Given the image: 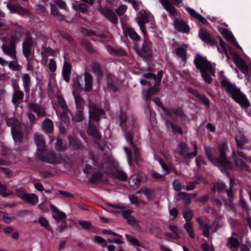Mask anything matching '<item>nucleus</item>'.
<instances>
[{"mask_svg":"<svg viewBox=\"0 0 251 251\" xmlns=\"http://www.w3.org/2000/svg\"><path fill=\"white\" fill-rule=\"evenodd\" d=\"M217 150L219 155L214 156L212 148L206 145L204 146V153L208 160L214 166L220 168L222 171L231 169L232 163L227 157V152L229 151L227 144L226 142L220 143L217 146Z\"/></svg>","mask_w":251,"mask_h":251,"instance_id":"f257e3e1","label":"nucleus"},{"mask_svg":"<svg viewBox=\"0 0 251 251\" xmlns=\"http://www.w3.org/2000/svg\"><path fill=\"white\" fill-rule=\"evenodd\" d=\"M196 68L200 71L201 76L205 83L211 84L213 79L211 75H215V71L211 62L200 54H196L194 60Z\"/></svg>","mask_w":251,"mask_h":251,"instance_id":"f03ea898","label":"nucleus"},{"mask_svg":"<svg viewBox=\"0 0 251 251\" xmlns=\"http://www.w3.org/2000/svg\"><path fill=\"white\" fill-rule=\"evenodd\" d=\"M220 82L228 96L241 107L247 108L251 105L247 97L241 91L240 88L236 87L235 84L226 80H222Z\"/></svg>","mask_w":251,"mask_h":251,"instance_id":"7ed1b4c3","label":"nucleus"},{"mask_svg":"<svg viewBox=\"0 0 251 251\" xmlns=\"http://www.w3.org/2000/svg\"><path fill=\"white\" fill-rule=\"evenodd\" d=\"M120 126L125 132V137L127 142L131 144L133 149L134 150V161L136 163L140 159L141 156L139 152V149L137 147V145L133 142V131L130 130L126 126V115L124 113H121L120 117Z\"/></svg>","mask_w":251,"mask_h":251,"instance_id":"20e7f679","label":"nucleus"},{"mask_svg":"<svg viewBox=\"0 0 251 251\" xmlns=\"http://www.w3.org/2000/svg\"><path fill=\"white\" fill-rule=\"evenodd\" d=\"M152 43L148 37L145 36L141 48H135V50L140 57L144 60H151L152 58L151 46Z\"/></svg>","mask_w":251,"mask_h":251,"instance_id":"39448f33","label":"nucleus"},{"mask_svg":"<svg viewBox=\"0 0 251 251\" xmlns=\"http://www.w3.org/2000/svg\"><path fill=\"white\" fill-rule=\"evenodd\" d=\"M37 156L40 160L52 164L60 163L63 160L62 158L59 155H57L53 152L47 153L46 150L41 153L38 154Z\"/></svg>","mask_w":251,"mask_h":251,"instance_id":"423d86ee","label":"nucleus"},{"mask_svg":"<svg viewBox=\"0 0 251 251\" xmlns=\"http://www.w3.org/2000/svg\"><path fill=\"white\" fill-rule=\"evenodd\" d=\"M33 45L34 40L32 37L28 33H26L22 43V51L27 60L31 53Z\"/></svg>","mask_w":251,"mask_h":251,"instance_id":"0eeeda50","label":"nucleus"},{"mask_svg":"<svg viewBox=\"0 0 251 251\" xmlns=\"http://www.w3.org/2000/svg\"><path fill=\"white\" fill-rule=\"evenodd\" d=\"M162 110L169 117H172L173 115L179 118L182 121L187 120L188 117L184 112L183 109L181 107H178L177 108H168L164 106H162Z\"/></svg>","mask_w":251,"mask_h":251,"instance_id":"6e6552de","label":"nucleus"},{"mask_svg":"<svg viewBox=\"0 0 251 251\" xmlns=\"http://www.w3.org/2000/svg\"><path fill=\"white\" fill-rule=\"evenodd\" d=\"M11 32L12 34L9 39L11 40L12 43L14 42L16 44H17L21 41L24 34L23 27L17 23L14 24L12 25Z\"/></svg>","mask_w":251,"mask_h":251,"instance_id":"1a4fd4ad","label":"nucleus"},{"mask_svg":"<svg viewBox=\"0 0 251 251\" xmlns=\"http://www.w3.org/2000/svg\"><path fill=\"white\" fill-rule=\"evenodd\" d=\"M99 10L100 14L112 24L117 25L118 23V18L116 13L110 8L107 6H100Z\"/></svg>","mask_w":251,"mask_h":251,"instance_id":"9d476101","label":"nucleus"},{"mask_svg":"<svg viewBox=\"0 0 251 251\" xmlns=\"http://www.w3.org/2000/svg\"><path fill=\"white\" fill-rule=\"evenodd\" d=\"M164 72L162 70L159 71L156 75L155 84L152 87L149 88L147 92V99H151L152 96L156 94L159 91V85L160 84Z\"/></svg>","mask_w":251,"mask_h":251,"instance_id":"9b49d317","label":"nucleus"},{"mask_svg":"<svg viewBox=\"0 0 251 251\" xmlns=\"http://www.w3.org/2000/svg\"><path fill=\"white\" fill-rule=\"evenodd\" d=\"M89 118L91 120L99 121L100 115L105 114V111L98 107L95 103H90L89 104Z\"/></svg>","mask_w":251,"mask_h":251,"instance_id":"f8f14e48","label":"nucleus"},{"mask_svg":"<svg viewBox=\"0 0 251 251\" xmlns=\"http://www.w3.org/2000/svg\"><path fill=\"white\" fill-rule=\"evenodd\" d=\"M199 36L203 42L210 46L218 45L217 41L214 39L211 36L210 33L205 29L201 28L199 31Z\"/></svg>","mask_w":251,"mask_h":251,"instance_id":"ddd939ff","label":"nucleus"},{"mask_svg":"<svg viewBox=\"0 0 251 251\" xmlns=\"http://www.w3.org/2000/svg\"><path fill=\"white\" fill-rule=\"evenodd\" d=\"M9 40V45L8 46L5 43H3L1 46V49L4 54L10 56L13 59L16 58V44L12 43L11 40Z\"/></svg>","mask_w":251,"mask_h":251,"instance_id":"4468645a","label":"nucleus"},{"mask_svg":"<svg viewBox=\"0 0 251 251\" xmlns=\"http://www.w3.org/2000/svg\"><path fill=\"white\" fill-rule=\"evenodd\" d=\"M174 27L179 32L183 33H189L190 28L189 25L183 20L176 19L174 21Z\"/></svg>","mask_w":251,"mask_h":251,"instance_id":"2eb2a0df","label":"nucleus"},{"mask_svg":"<svg viewBox=\"0 0 251 251\" xmlns=\"http://www.w3.org/2000/svg\"><path fill=\"white\" fill-rule=\"evenodd\" d=\"M188 91L191 94H193L206 107H209L210 106V100L206 97L204 95L201 94L199 91L194 88L189 87L188 88Z\"/></svg>","mask_w":251,"mask_h":251,"instance_id":"dca6fc26","label":"nucleus"},{"mask_svg":"<svg viewBox=\"0 0 251 251\" xmlns=\"http://www.w3.org/2000/svg\"><path fill=\"white\" fill-rule=\"evenodd\" d=\"M91 68L98 78L100 79L104 76V68L100 63L98 62L93 63Z\"/></svg>","mask_w":251,"mask_h":251,"instance_id":"f3484780","label":"nucleus"},{"mask_svg":"<svg viewBox=\"0 0 251 251\" xmlns=\"http://www.w3.org/2000/svg\"><path fill=\"white\" fill-rule=\"evenodd\" d=\"M50 208L52 211V216L55 220L58 222L62 220L65 221L66 215L64 212L59 211L58 208L52 204L50 205Z\"/></svg>","mask_w":251,"mask_h":251,"instance_id":"a211bd4d","label":"nucleus"},{"mask_svg":"<svg viewBox=\"0 0 251 251\" xmlns=\"http://www.w3.org/2000/svg\"><path fill=\"white\" fill-rule=\"evenodd\" d=\"M34 141L37 148V155H38V154L41 153L46 150L45 142L42 135L36 134L34 135Z\"/></svg>","mask_w":251,"mask_h":251,"instance_id":"6ab92c4d","label":"nucleus"},{"mask_svg":"<svg viewBox=\"0 0 251 251\" xmlns=\"http://www.w3.org/2000/svg\"><path fill=\"white\" fill-rule=\"evenodd\" d=\"M164 8L169 12V15L176 16L177 11L176 7L169 0H159Z\"/></svg>","mask_w":251,"mask_h":251,"instance_id":"aec40b11","label":"nucleus"},{"mask_svg":"<svg viewBox=\"0 0 251 251\" xmlns=\"http://www.w3.org/2000/svg\"><path fill=\"white\" fill-rule=\"evenodd\" d=\"M234 235H235V233L233 232L232 236L228 237L226 240V246L230 250H233V249L237 250L240 245L239 239L234 237L233 236Z\"/></svg>","mask_w":251,"mask_h":251,"instance_id":"412c9836","label":"nucleus"},{"mask_svg":"<svg viewBox=\"0 0 251 251\" xmlns=\"http://www.w3.org/2000/svg\"><path fill=\"white\" fill-rule=\"evenodd\" d=\"M21 197L23 201L32 205H36L39 201L38 197L33 193H25Z\"/></svg>","mask_w":251,"mask_h":251,"instance_id":"4be33fe9","label":"nucleus"},{"mask_svg":"<svg viewBox=\"0 0 251 251\" xmlns=\"http://www.w3.org/2000/svg\"><path fill=\"white\" fill-rule=\"evenodd\" d=\"M145 78L149 79V80L141 79L140 82L141 84L147 85L149 88L152 87L155 84L156 75L151 73H147L143 74Z\"/></svg>","mask_w":251,"mask_h":251,"instance_id":"5701e85b","label":"nucleus"},{"mask_svg":"<svg viewBox=\"0 0 251 251\" xmlns=\"http://www.w3.org/2000/svg\"><path fill=\"white\" fill-rule=\"evenodd\" d=\"M71 70L72 66L70 63L67 61H65L62 68V74L64 80L67 82L70 81Z\"/></svg>","mask_w":251,"mask_h":251,"instance_id":"b1692460","label":"nucleus"},{"mask_svg":"<svg viewBox=\"0 0 251 251\" xmlns=\"http://www.w3.org/2000/svg\"><path fill=\"white\" fill-rule=\"evenodd\" d=\"M22 127L11 131L15 144L20 145L23 142L24 134L22 132Z\"/></svg>","mask_w":251,"mask_h":251,"instance_id":"393cba45","label":"nucleus"},{"mask_svg":"<svg viewBox=\"0 0 251 251\" xmlns=\"http://www.w3.org/2000/svg\"><path fill=\"white\" fill-rule=\"evenodd\" d=\"M84 90L85 92H90L93 88V78L92 75L89 73H84Z\"/></svg>","mask_w":251,"mask_h":251,"instance_id":"a878e982","label":"nucleus"},{"mask_svg":"<svg viewBox=\"0 0 251 251\" xmlns=\"http://www.w3.org/2000/svg\"><path fill=\"white\" fill-rule=\"evenodd\" d=\"M29 108L32 111L35 112L38 117H44L47 115L45 109L35 103H30Z\"/></svg>","mask_w":251,"mask_h":251,"instance_id":"bb28decb","label":"nucleus"},{"mask_svg":"<svg viewBox=\"0 0 251 251\" xmlns=\"http://www.w3.org/2000/svg\"><path fill=\"white\" fill-rule=\"evenodd\" d=\"M68 138L69 142V146L75 151H77L81 148L82 145L80 141L76 137L72 135H69Z\"/></svg>","mask_w":251,"mask_h":251,"instance_id":"cd10ccee","label":"nucleus"},{"mask_svg":"<svg viewBox=\"0 0 251 251\" xmlns=\"http://www.w3.org/2000/svg\"><path fill=\"white\" fill-rule=\"evenodd\" d=\"M125 34L135 42H138L141 39L140 36L132 27H127L125 30Z\"/></svg>","mask_w":251,"mask_h":251,"instance_id":"c85d7f7f","label":"nucleus"},{"mask_svg":"<svg viewBox=\"0 0 251 251\" xmlns=\"http://www.w3.org/2000/svg\"><path fill=\"white\" fill-rule=\"evenodd\" d=\"M178 153L185 158H189L190 148L187 145L186 143L181 142L178 145Z\"/></svg>","mask_w":251,"mask_h":251,"instance_id":"c756f323","label":"nucleus"},{"mask_svg":"<svg viewBox=\"0 0 251 251\" xmlns=\"http://www.w3.org/2000/svg\"><path fill=\"white\" fill-rule=\"evenodd\" d=\"M6 125L8 126L11 127V131L22 127L19 121L14 118L7 119Z\"/></svg>","mask_w":251,"mask_h":251,"instance_id":"7c9ffc66","label":"nucleus"},{"mask_svg":"<svg viewBox=\"0 0 251 251\" xmlns=\"http://www.w3.org/2000/svg\"><path fill=\"white\" fill-rule=\"evenodd\" d=\"M103 174L100 171H97L92 174L91 177L89 179V183L91 184H96L101 182Z\"/></svg>","mask_w":251,"mask_h":251,"instance_id":"2f4dec72","label":"nucleus"},{"mask_svg":"<svg viewBox=\"0 0 251 251\" xmlns=\"http://www.w3.org/2000/svg\"><path fill=\"white\" fill-rule=\"evenodd\" d=\"M107 85L108 88L113 92L115 93L119 91L118 83L110 76L107 75L106 76Z\"/></svg>","mask_w":251,"mask_h":251,"instance_id":"473e14b6","label":"nucleus"},{"mask_svg":"<svg viewBox=\"0 0 251 251\" xmlns=\"http://www.w3.org/2000/svg\"><path fill=\"white\" fill-rule=\"evenodd\" d=\"M42 127L46 132L51 133L53 130V123L50 119L46 118L43 122Z\"/></svg>","mask_w":251,"mask_h":251,"instance_id":"72a5a7b5","label":"nucleus"},{"mask_svg":"<svg viewBox=\"0 0 251 251\" xmlns=\"http://www.w3.org/2000/svg\"><path fill=\"white\" fill-rule=\"evenodd\" d=\"M166 126L168 127H170L172 131L174 134L178 133V134L182 135L183 134L182 128L179 126L174 124L173 122L170 120H168L166 122Z\"/></svg>","mask_w":251,"mask_h":251,"instance_id":"f704fd0d","label":"nucleus"},{"mask_svg":"<svg viewBox=\"0 0 251 251\" xmlns=\"http://www.w3.org/2000/svg\"><path fill=\"white\" fill-rule=\"evenodd\" d=\"M178 200H183V203L185 205H188L191 203V199L190 197L189 194L186 192H180L177 194Z\"/></svg>","mask_w":251,"mask_h":251,"instance_id":"c9c22d12","label":"nucleus"},{"mask_svg":"<svg viewBox=\"0 0 251 251\" xmlns=\"http://www.w3.org/2000/svg\"><path fill=\"white\" fill-rule=\"evenodd\" d=\"M176 53L177 56L180 57L182 62L186 63L187 61V53L186 50L182 47H179L176 49Z\"/></svg>","mask_w":251,"mask_h":251,"instance_id":"e433bc0d","label":"nucleus"},{"mask_svg":"<svg viewBox=\"0 0 251 251\" xmlns=\"http://www.w3.org/2000/svg\"><path fill=\"white\" fill-rule=\"evenodd\" d=\"M24 97V94L23 92L20 91V90H17L14 91L12 101L13 103L16 104L19 100H22Z\"/></svg>","mask_w":251,"mask_h":251,"instance_id":"4c0bfd02","label":"nucleus"},{"mask_svg":"<svg viewBox=\"0 0 251 251\" xmlns=\"http://www.w3.org/2000/svg\"><path fill=\"white\" fill-rule=\"evenodd\" d=\"M73 7L75 11L82 13H86L89 8L87 4L85 3H80L78 5L73 4Z\"/></svg>","mask_w":251,"mask_h":251,"instance_id":"58836bf2","label":"nucleus"},{"mask_svg":"<svg viewBox=\"0 0 251 251\" xmlns=\"http://www.w3.org/2000/svg\"><path fill=\"white\" fill-rule=\"evenodd\" d=\"M73 95L74 96V98L75 100V103L76 108L77 110L83 109V103L84 101L82 98L79 96L78 95L75 94V92H73Z\"/></svg>","mask_w":251,"mask_h":251,"instance_id":"ea45409f","label":"nucleus"},{"mask_svg":"<svg viewBox=\"0 0 251 251\" xmlns=\"http://www.w3.org/2000/svg\"><path fill=\"white\" fill-rule=\"evenodd\" d=\"M184 228L188 233L189 236L191 238H194L195 237L192 222H186L184 225Z\"/></svg>","mask_w":251,"mask_h":251,"instance_id":"a19ab883","label":"nucleus"},{"mask_svg":"<svg viewBox=\"0 0 251 251\" xmlns=\"http://www.w3.org/2000/svg\"><path fill=\"white\" fill-rule=\"evenodd\" d=\"M114 175V177L120 180L126 181L127 179V176L126 174L121 170L117 169L116 173Z\"/></svg>","mask_w":251,"mask_h":251,"instance_id":"79ce46f5","label":"nucleus"},{"mask_svg":"<svg viewBox=\"0 0 251 251\" xmlns=\"http://www.w3.org/2000/svg\"><path fill=\"white\" fill-rule=\"evenodd\" d=\"M82 46L91 54H93L96 52V50L92 47L90 42L89 41H83L82 43Z\"/></svg>","mask_w":251,"mask_h":251,"instance_id":"37998d69","label":"nucleus"},{"mask_svg":"<svg viewBox=\"0 0 251 251\" xmlns=\"http://www.w3.org/2000/svg\"><path fill=\"white\" fill-rule=\"evenodd\" d=\"M237 163L234 164L235 166L239 168L242 171H249V167L248 165L241 159L238 158L237 160Z\"/></svg>","mask_w":251,"mask_h":251,"instance_id":"c03bdc74","label":"nucleus"},{"mask_svg":"<svg viewBox=\"0 0 251 251\" xmlns=\"http://www.w3.org/2000/svg\"><path fill=\"white\" fill-rule=\"evenodd\" d=\"M137 194H143L147 197L148 199H151L153 196V192L146 187H143L141 190L136 192Z\"/></svg>","mask_w":251,"mask_h":251,"instance_id":"a18cd8bd","label":"nucleus"},{"mask_svg":"<svg viewBox=\"0 0 251 251\" xmlns=\"http://www.w3.org/2000/svg\"><path fill=\"white\" fill-rule=\"evenodd\" d=\"M22 79L23 81V86L25 91H27L29 89L30 77L28 74H25L23 75Z\"/></svg>","mask_w":251,"mask_h":251,"instance_id":"49530a36","label":"nucleus"},{"mask_svg":"<svg viewBox=\"0 0 251 251\" xmlns=\"http://www.w3.org/2000/svg\"><path fill=\"white\" fill-rule=\"evenodd\" d=\"M230 188L226 190V194L228 197V202L230 203V204H232L234 200V195H233V191L232 189V186H233V182L232 180H230Z\"/></svg>","mask_w":251,"mask_h":251,"instance_id":"de8ad7c7","label":"nucleus"},{"mask_svg":"<svg viewBox=\"0 0 251 251\" xmlns=\"http://www.w3.org/2000/svg\"><path fill=\"white\" fill-rule=\"evenodd\" d=\"M54 146L55 149L59 151H64L66 150V147L61 138L56 139Z\"/></svg>","mask_w":251,"mask_h":251,"instance_id":"09e8293b","label":"nucleus"},{"mask_svg":"<svg viewBox=\"0 0 251 251\" xmlns=\"http://www.w3.org/2000/svg\"><path fill=\"white\" fill-rule=\"evenodd\" d=\"M38 223L41 226L44 227L47 230L50 231H52V229L50 226L48 221L44 217H41L38 219Z\"/></svg>","mask_w":251,"mask_h":251,"instance_id":"8fccbe9b","label":"nucleus"},{"mask_svg":"<svg viewBox=\"0 0 251 251\" xmlns=\"http://www.w3.org/2000/svg\"><path fill=\"white\" fill-rule=\"evenodd\" d=\"M169 229L174 232L173 237L175 239H177L179 238V234L182 233V230L179 229L178 227L175 225H169Z\"/></svg>","mask_w":251,"mask_h":251,"instance_id":"3c124183","label":"nucleus"},{"mask_svg":"<svg viewBox=\"0 0 251 251\" xmlns=\"http://www.w3.org/2000/svg\"><path fill=\"white\" fill-rule=\"evenodd\" d=\"M221 32L224 37L230 42L235 38L232 33L226 28L223 29Z\"/></svg>","mask_w":251,"mask_h":251,"instance_id":"603ef678","label":"nucleus"},{"mask_svg":"<svg viewBox=\"0 0 251 251\" xmlns=\"http://www.w3.org/2000/svg\"><path fill=\"white\" fill-rule=\"evenodd\" d=\"M77 113L75 116L72 115V120L75 122H81L84 119V115L82 109L77 110Z\"/></svg>","mask_w":251,"mask_h":251,"instance_id":"864d4df0","label":"nucleus"},{"mask_svg":"<svg viewBox=\"0 0 251 251\" xmlns=\"http://www.w3.org/2000/svg\"><path fill=\"white\" fill-rule=\"evenodd\" d=\"M57 101L58 104L61 107L63 111L67 109V105L64 98L61 96L58 95L57 96Z\"/></svg>","mask_w":251,"mask_h":251,"instance_id":"5fc2aeb1","label":"nucleus"},{"mask_svg":"<svg viewBox=\"0 0 251 251\" xmlns=\"http://www.w3.org/2000/svg\"><path fill=\"white\" fill-rule=\"evenodd\" d=\"M183 216L186 222H191V220L193 216V213L191 210L188 209L183 211Z\"/></svg>","mask_w":251,"mask_h":251,"instance_id":"6e6d98bb","label":"nucleus"},{"mask_svg":"<svg viewBox=\"0 0 251 251\" xmlns=\"http://www.w3.org/2000/svg\"><path fill=\"white\" fill-rule=\"evenodd\" d=\"M137 23L144 36H147V32L146 31V25L144 19L142 18H140L138 19Z\"/></svg>","mask_w":251,"mask_h":251,"instance_id":"4d7b16f0","label":"nucleus"},{"mask_svg":"<svg viewBox=\"0 0 251 251\" xmlns=\"http://www.w3.org/2000/svg\"><path fill=\"white\" fill-rule=\"evenodd\" d=\"M196 164L197 167H200L201 165H207V163L205 160L204 157L202 155H199L195 159Z\"/></svg>","mask_w":251,"mask_h":251,"instance_id":"13d9d810","label":"nucleus"},{"mask_svg":"<svg viewBox=\"0 0 251 251\" xmlns=\"http://www.w3.org/2000/svg\"><path fill=\"white\" fill-rule=\"evenodd\" d=\"M0 214H3V221L5 223L9 224L11 222L12 220L15 219L14 216L12 217L9 216L7 212L0 211Z\"/></svg>","mask_w":251,"mask_h":251,"instance_id":"bf43d9fd","label":"nucleus"},{"mask_svg":"<svg viewBox=\"0 0 251 251\" xmlns=\"http://www.w3.org/2000/svg\"><path fill=\"white\" fill-rule=\"evenodd\" d=\"M126 237L127 240L130 242L133 245L136 246H140V242L136 238L131 236V235L126 234Z\"/></svg>","mask_w":251,"mask_h":251,"instance_id":"052dcab7","label":"nucleus"},{"mask_svg":"<svg viewBox=\"0 0 251 251\" xmlns=\"http://www.w3.org/2000/svg\"><path fill=\"white\" fill-rule=\"evenodd\" d=\"M127 8L126 5H121L119 6L115 10L116 14L120 16L124 14Z\"/></svg>","mask_w":251,"mask_h":251,"instance_id":"680f3d73","label":"nucleus"},{"mask_svg":"<svg viewBox=\"0 0 251 251\" xmlns=\"http://www.w3.org/2000/svg\"><path fill=\"white\" fill-rule=\"evenodd\" d=\"M94 242L100 244L103 247L107 246L106 241L100 236H95L94 237Z\"/></svg>","mask_w":251,"mask_h":251,"instance_id":"e2e57ef3","label":"nucleus"},{"mask_svg":"<svg viewBox=\"0 0 251 251\" xmlns=\"http://www.w3.org/2000/svg\"><path fill=\"white\" fill-rule=\"evenodd\" d=\"M8 67L13 71H19L21 68L20 65L13 61H11L8 63Z\"/></svg>","mask_w":251,"mask_h":251,"instance_id":"0e129e2a","label":"nucleus"},{"mask_svg":"<svg viewBox=\"0 0 251 251\" xmlns=\"http://www.w3.org/2000/svg\"><path fill=\"white\" fill-rule=\"evenodd\" d=\"M211 226L208 224H204L202 228V234L205 237H208L210 234Z\"/></svg>","mask_w":251,"mask_h":251,"instance_id":"69168bd1","label":"nucleus"},{"mask_svg":"<svg viewBox=\"0 0 251 251\" xmlns=\"http://www.w3.org/2000/svg\"><path fill=\"white\" fill-rule=\"evenodd\" d=\"M48 68L51 73H54L56 70V64L54 59H51L48 64Z\"/></svg>","mask_w":251,"mask_h":251,"instance_id":"338daca9","label":"nucleus"},{"mask_svg":"<svg viewBox=\"0 0 251 251\" xmlns=\"http://www.w3.org/2000/svg\"><path fill=\"white\" fill-rule=\"evenodd\" d=\"M79 224L83 227V229L86 230H90L92 224L88 221H80Z\"/></svg>","mask_w":251,"mask_h":251,"instance_id":"774afa93","label":"nucleus"}]
</instances>
